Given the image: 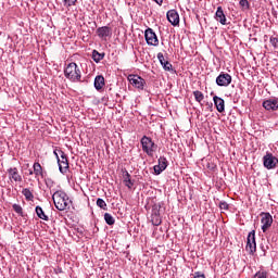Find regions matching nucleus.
Listing matches in <instances>:
<instances>
[{"label": "nucleus", "instance_id": "nucleus-18", "mask_svg": "<svg viewBox=\"0 0 278 278\" xmlns=\"http://www.w3.org/2000/svg\"><path fill=\"white\" fill-rule=\"evenodd\" d=\"M123 179H124V185L126 186V188L131 190V188H134V180H131V175L129 174V172H127V170L124 172Z\"/></svg>", "mask_w": 278, "mask_h": 278}, {"label": "nucleus", "instance_id": "nucleus-33", "mask_svg": "<svg viewBox=\"0 0 278 278\" xmlns=\"http://www.w3.org/2000/svg\"><path fill=\"white\" fill-rule=\"evenodd\" d=\"M65 8H71L77 3V0H63Z\"/></svg>", "mask_w": 278, "mask_h": 278}, {"label": "nucleus", "instance_id": "nucleus-4", "mask_svg": "<svg viewBox=\"0 0 278 278\" xmlns=\"http://www.w3.org/2000/svg\"><path fill=\"white\" fill-rule=\"evenodd\" d=\"M278 159L273 153L267 152L266 155L263 156V166L267 168V170H273V168H277Z\"/></svg>", "mask_w": 278, "mask_h": 278}, {"label": "nucleus", "instance_id": "nucleus-1", "mask_svg": "<svg viewBox=\"0 0 278 278\" xmlns=\"http://www.w3.org/2000/svg\"><path fill=\"white\" fill-rule=\"evenodd\" d=\"M52 201L54 203V206L59 212H64L71 205V199L68 198V194L64 191H55L52 194Z\"/></svg>", "mask_w": 278, "mask_h": 278}, {"label": "nucleus", "instance_id": "nucleus-22", "mask_svg": "<svg viewBox=\"0 0 278 278\" xmlns=\"http://www.w3.org/2000/svg\"><path fill=\"white\" fill-rule=\"evenodd\" d=\"M35 212H36L38 218H40L41 220H49V216H47V214H45V211L42 210L41 206H36Z\"/></svg>", "mask_w": 278, "mask_h": 278}, {"label": "nucleus", "instance_id": "nucleus-20", "mask_svg": "<svg viewBox=\"0 0 278 278\" xmlns=\"http://www.w3.org/2000/svg\"><path fill=\"white\" fill-rule=\"evenodd\" d=\"M33 168H34V175L36 178L43 177L42 165H40V163H34Z\"/></svg>", "mask_w": 278, "mask_h": 278}, {"label": "nucleus", "instance_id": "nucleus-14", "mask_svg": "<svg viewBox=\"0 0 278 278\" xmlns=\"http://www.w3.org/2000/svg\"><path fill=\"white\" fill-rule=\"evenodd\" d=\"M167 21L170 23V25L177 27V25H179V13H177L175 10H169L167 12Z\"/></svg>", "mask_w": 278, "mask_h": 278}, {"label": "nucleus", "instance_id": "nucleus-41", "mask_svg": "<svg viewBox=\"0 0 278 278\" xmlns=\"http://www.w3.org/2000/svg\"><path fill=\"white\" fill-rule=\"evenodd\" d=\"M29 175H34V170H29Z\"/></svg>", "mask_w": 278, "mask_h": 278}, {"label": "nucleus", "instance_id": "nucleus-36", "mask_svg": "<svg viewBox=\"0 0 278 278\" xmlns=\"http://www.w3.org/2000/svg\"><path fill=\"white\" fill-rule=\"evenodd\" d=\"M219 208L220 210H229V204L225 201L219 202Z\"/></svg>", "mask_w": 278, "mask_h": 278}, {"label": "nucleus", "instance_id": "nucleus-2", "mask_svg": "<svg viewBox=\"0 0 278 278\" xmlns=\"http://www.w3.org/2000/svg\"><path fill=\"white\" fill-rule=\"evenodd\" d=\"M64 76L73 83L81 81V70L77 63L72 62L64 68Z\"/></svg>", "mask_w": 278, "mask_h": 278}, {"label": "nucleus", "instance_id": "nucleus-11", "mask_svg": "<svg viewBox=\"0 0 278 278\" xmlns=\"http://www.w3.org/2000/svg\"><path fill=\"white\" fill-rule=\"evenodd\" d=\"M168 167V161L166 160V157L161 156L159 159V164L154 165V173L155 175H162V173H164V170H166V168Z\"/></svg>", "mask_w": 278, "mask_h": 278}, {"label": "nucleus", "instance_id": "nucleus-6", "mask_svg": "<svg viewBox=\"0 0 278 278\" xmlns=\"http://www.w3.org/2000/svg\"><path fill=\"white\" fill-rule=\"evenodd\" d=\"M60 157H58L59 170L64 175L68 173V157L64 151L59 150Z\"/></svg>", "mask_w": 278, "mask_h": 278}, {"label": "nucleus", "instance_id": "nucleus-13", "mask_svg": "<svg viewBox=\"0 0 278 278\" xmlns=\"http://www.w3.org/2000/svg\"><path fill=\"white\" fill-rule=\"evenodd\" d=\"M8 173H9V179L11 181H15L16 184H21V181H23V176L18 174V168L11 167L8 169Z\"/></svg>", "mask_w": 278, "mask_h": 278}, {"label": "nucleus", "instance_id": "nucleus-26", "mask_svg": "<svg viewBox=\"0 0 278 278\" xmlns=\"http://www.w3.org/2000/svg\"><path fill=\"white\" fill-rule=\"evenodd\" d=\"M247 244H257L255 242V230H252L248 235Z\"/></svg>", "mask_w": 278, "mask_h": 278}, {"label": "nucleus", "instance_id": "nucleus-19", "mask_svg": "<svg viewBox=\"0 0 278 278\" xmlns=\"http://www.w3.org/2000/svg\"><path fill=\"white\" fill-rule=\"evenodd\" d=\"M93 86L96 90H101L105 86V78L101 75L96 76Z\"/></svg>", "mask_w": 278, "mask_h": 278}, {"label": "nucleus", "instance_id": "nucleus-31", "mask_svg": "<svg viewBox=\"0 0 278 278\" xmlns=\"http://www.w3.org/2000/svg\"><path fill=\"white\" fill-rule=\"evenodd\" d=\"M13 210L16 214H20V216H23V206L20 204H13Z\"/></svg>", "mask_w": 278, "mask_h": 278}, {"label": "nucleus", "instance_id": "nucleus-27", "mask_svg": "<svg viewBox=\"0 0 278 278\" xmlns=\"http://www.w3.org/2000/svg\"><path fill=\"white\" fill-rule=\"evenodd\" d=\"M193 97L198 103H201V101H203V99H205V96L203 94V92H201L199 90L193 91Z\"/></svg>", "mask_w": 278, "mask_h": 278}, {"label": "nucleus", "instance_id": "nucleus-24", "mask_svg": "<svg viewBox=\"0 0 278 278\" xmlns=\"http://www.w3.org/2000/svg\"><path fill=\"white\" fill-rule=\"evenodd\" d=\"M151 223L154 227H160L162 225V216L161 215H151Z\"/></svg>", "mask_w": 278, "mask_h": 278}, {"label": "nucleus", "instance_id": "nucleus-12", "mask_svg": "<svg viewBox=\"0 0 278 278\" xmlns=\"http://www.w3.org/2000/svg\"><path fill=\"white\" fill-rule=\"evenodd\" d=\"M96 34L102 40H108L112 36V28L110 26H102L97 29Z\"/></svg>", "mask_w": 278, "mask_h": 278}, {"label": "nucleus", "instance_id": "nucleus-9", "mask_svg": "<svg viewBox=\"0 0 278 278\" xmlns=\"http://www.w3.org/2000/svg\"><path fill=\"white\" fill-rule=\"evenodd\" d=\"M128 81H130L131 86L138 88L139 90H144V84H147L144 78L134 74L128 75Z\"/></svg>", "mask_w": 278, "mask_h": 278}, {"label": "nucleus", "instance_id": "nucleus-17", "mask_svg": "<svg viewBox=\"0 0 278 278\" xmlns=\"http://www.w3.org/2000/svg\"><path fill=\"white\" fill-rule=\"evenodd\" d=\"M213 101L217 112L223 114V112H225V100L218 96H214Z\"/></svg>", "mask_w": 278, "mask_h": 278}, {"label": "nucleus", "instance_id": "nucleus-8", "mask_svg": "<svg viewBox=\"0 0 278 278\" xmlns=\"http://www.w3.org/2000/svg\"><path fill=\"white\" fill-rule=\"evenodd\" d=\"M262 231L266 233L273 227V215L270 213H261Z\"/></svg>", "mask_w": 278, "mask_h": 278}, {"label": "nucleus", "instance_id": "nucleus-34", "mask_svg": "<svg viewBox=\"0 0 278 278\" xmlns=\"http://www.w3.org/2000/svg\"><path fill=\"white\" fill-rule=\"evenodd\" d=\"M267 277H268V273H266V271H257L254 275V278H267Z\"/></svg>", "mask_w": 278, "mask_h": 278}, {"label": "nucleus", "instance_id": "nucleus-37", "mask_svg": "<svg viewBox=\"0 0 278 278\" xmlns=\"http://www.w3.org/2000/svg\"><path fill=\"white\" fill-rule=\"evenodd\" d=\"M193 278H205V275L201 274L200 271H197Z\"/></svg>", "mask_w": 278, "mask_h": 278}, {"label": "nucleus", "instance_id": "nucleus-35", "mask_svg": "<svg viewBox=\"0 0 278 278\" xmlns=\"http://www.w3.org/2000/svg\"><path fill=\"white\" fill-rule=\"evenodd\" d=\"M269 42H270V45L274 46V49H278V38L277 37H270Z\"/></svg>", "mask_w": 278, "mask_h": 278}, {"label": "nucleus", "instance_id": "nucleus-10", "mask_svg": "<svg viewBox=\"0 0 278 278\" xmlns=\"http://www.w3.org/2000/svg\"><path fill=\"white\" fill-rule=\"evenodd\" d=\"M263 108L267 110V112H276V110H278V98H270L263 101Z\"/></svg>", "mask_w": 278, "mask_h": 278}, {"label": "nucleus", "instance_id": "nucleus-23", "mask_svg": "<svg viewBox=\"0 0 278 278\" xmlns=\"http://www.w3.org/2000/svg\"><path fill=\"white\" fill-rule=\"evenodd\" d=\"M22 194L25 197L26 201H34V193L29 188H25L22 190Z\"/></svg>", "mask_w": 278, "mask_h": 278}, {"label": "nucleus", "instance_id": "nucleus-29", "mask_svg": "<svg viewBox=\"0 0 278 278\" xmlns=\"http://www.w3.org/2000/svg\"><path fill=\"white\" fill-rule=\"evenodd\" d=\"M97 205L98 207H100L101 210H108V203H105L104 199L99 198L97 200Z\"/></svg>", "mask_w": 278, "mask_h": 278}, {"label": "nucleus", "instance_id": "nucleus-32", "mask_svg": "<svg viewBox=\"0 0 278 278\" xmlns=\"http://www.w3.org/2000/svg\"><path fill=\"white\" fill-rule=\"evenodd\" d=\"M239 4L241 8H243L244 10H249V8H251V4L249 3V0H240Z\"/></svg>", "mask_w": 278, "mask_h": 278}, {"label": "nucleus", "instance_id": "nucleus-3", "mask_svg": "<svg viewBox=\"0 0 278 278\" xmlns=\"http://www.w3.org/2000/svg\"><path fill=\"white\" fill-rule=\"evenodd\" d=\"M140 144L143 153H147L149 157H153V153L157 151V144L151 139V137L143 136L140 139Z\"/></svg>", "mask_w": 278, "mask_h": 278}, {"label": "nucleus", "instance_id": "nucleus-5", "mask_svg": "<svg viewBox=\"0 0 278 278\" xmlns=\"http://www.w3.org/2000/svg\"><path fill=\"white\" fill-rule=\"evenodd\" d=\"M144 39L149 47H157V45H160V39H157V35L152 30V28L146 29Z\"/></svg>", "mask_w": 278, "mask_h": 278}, {"label": "nucleus", "instance_id": "nucleus-38", "mask_svg": "<svg viewBox=\"0 0 278 278\" xmlns=\"http://www.w3.org/2000/svg\"><path fill=\"white\" fill-rule=\"evenodd\" d=\"M46 186H48V188H51V186H53V180H48L46 182Z\"/></svg>", "mask_w": 278, "mask_h": 278}, {"label": "nucleus", "instance_id": "nucleus-39", "mask_svg": "<svg viewBox=\"0 0 278 278\" xmlns=\"http://www.w3.org/2000/svg\"><path fill=\"white\" fill-rule=\"evenodd\" d=\"M58 153H60V150H54L53 151V154L55 155L56 160H58V157H60V154H58Z\"/></svg>", "mask_w": 278, "mask_h": 278}, {"label": "nucleus", "instance_id": "nucleus-15", "mask_svg": "<svg viewBox=\"0 0 278 278\" xmlns=\"http://www.w3.org/2000/svg\"><path fill=\"white\" fill-rule=\"evenodd\" d=\"M215 21L220 23V25H227V16L225 15V11H223V7H218L215 13Z\"/></svg>", "mask_w": 278, "mask_h": 278}, {"label": "nucleus", "instance_id": "nucleus-7", "mask_svg": "<svg viewBox=\"0 0 278 278\" xmlns=\"http://www.w3.org/2000/svg\"><path fill=\"white\" fill-rule=\"evenodd\" d=\"M216 85L219 86L220 88H227L231 81V75L228 73L222 72L217 77H216Z\"/></svg>", "mask_w": 278, "mask_h": 278}, {"label": "nucleus", "instance_id": "nucleus-25", "mask_svg": "<svg viewBox=\"0 0 278 278\" xmlns=\"http://www.w3.org/2000/svg\"><path fill=\"white\" fill-rule=\"evenodd\" d=\"M245 251H248L250 255H253L255 251H257V243H247Z\"/></svg>", "mask_w": 278, "mask_h": 278}, {"label": "nucleus", "instance_id": "nucleus-40", "mask_svg": "<svg viewBox=\"0 0 278 278\" xmlns=\"http://www.w3.org/2000/svg\"><path fill=\"white\" fill-rule=\"evenodd\" d=\"M155 1V3H157V5H162V3H164V0H153Z\"/></svg>", "mask_w": 278, "mask_h": 278}, {"label": "nucleus", "instance_id": "nucleus-30", "mask_svg": "<svg viewBox=\"0 0 278 278\" xmlns=\"http://www.w3.org/2000/svg\"><path fill=\"white\" fill-rule=\"evenodd\" d=\"M160 210H162V205L153 204V206H152V216L160 215Z\"/></svg>", "mask_w": 278, "mask_h": 278}, {"label": "nucleus", "instance_id": "nucleus-16", "mask_svg": "<svg viewBox=\"0 0 278 278\" xmlns=\"http://www.w3.org/2000/svg\"><path fill=\"white\" fill-rule=\"evenodd\" d=\"M161 66H163L164 71H173V64H170V62L166 61V59H164V54L162 52H159L156 55Z\"/></svg>", "mask_w": 278, "mask_h": 278}, {"label": "nucleus", "instance_id": "nucleus-21", "mask_svg": "<svg viewBox=\"0 0 278 278\" xmlns=\"http://www.w3.org/2000/svg\"><path fill=\"white\" fill-rule=\"evenodd\" d=\"M105 58V53H100L97 50L92 51V60L93 62H96L97 64H99V62H101V60H103Z\"/></svg>", "mask_w": 278, "mask_h": 278}, {"label": "nucleus", "instance_id": "nucleus-28", "mask_svg": "<svg viewBox=\"0 0 278 278\" xmlns=\"http://www.w3.org/2000/svg\"><path fill=\"white\" fill-rule=\"evenodd\" d=\"M104 220H105L106 225H114L116 223V220L110 213L104 214Z\"/></svg>", "mask_w": 278, "mask_h": 278}]
</instances>
